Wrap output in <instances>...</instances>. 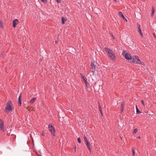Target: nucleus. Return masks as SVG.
<instances>
[{"label":"nucleus","instance_id":"obj_1","mask_svg":"<svg viewBox=\"0 0 156 156\" xmlns=\"http://www.w3.org/2000/svg\"><path fill=\"white\" fill-rule=\"evenodd\" d=\"M12 103L10 101H8L6 104V106L5 109V112L8 114L9 111H12V109L11 108Z\"/></svg>","mask_w":156,"mask_h":156},{"label":"nucleus","instance_id":"obj_2","mask_svg":"<svg viewBox=\"0 0 156 156\" xmlns=\"http://www.w3.org/2000/svg\"><path fill=\"white\" fill-rule=\"evenodd\" d=\"M48 129L51 133L53 136L55 135V130L51 124L50 123L48 125Z\"/></svg>","mask_w":156,"mask_h":156},{"label":"nucleus","instance_id":"obj_3","mask_svg":"<svg viewBox=\"0 0 156 156\" xmlns=\"http://www.w3.org/2000/svg\"><path fill=\"white\" fill-rule=\"evenodd\" d=\"M123 56H124L125 58L127 60H130L132 58V57L128 53L125 54V51H123L122 53Z\"/></svg>","mask_w":156,"mask_h":156},{"label":"nucleus","instance_id":"obj_4","mask_svg":"<svg viewBox=\"0 0 156 156\" xmlns=\"http://www.w3.org/2000/svg\"><path fill=\"white\" fill-rule=\"evenodd\" d=\"M4 122H3L0 119V131L1 132L4 131Z\"/></svg>","mask_w":156,"mask_h":156},{"label":"nucleus","instance_id":"obj_5","mask_svg":"<svg viewBox=\"0 0 156 156\" xmlns=\"http://www.w3.org/2000/svg\"><path fill=\"white\" fill-rule=\"evenodd\" d=\"M105 49L106 52L107 53H108L109 55L110 54H111L113 52L112 50L108 48L105 47Z\"/></svg>","mask_w":156,"mask_h":156},{"label":"nucleus","instance_id":"obj_6","mask_svg":"<svg viewBox=\"0 0 156 156\" xmlns=\"http://www.w3.org/2000/svg\"><path fill=\"white\" fill-rule=\"evenodd\" d=\"M109 58L110 59L114 60H115V55L113 52L111 54H110L108 55Z\"/></svg>","mask_w":156,"mask_h":156},{"label":"nucleus","instance_id":"obj_7","mask_svg":"<svg viewBox=\"0 0 156 156\" xmlns=\"http://www.w3.org/2000/svg\"><path fill=\"white\" fill-rule=\"evenodd\" d=\"M19 23L18 20L16 19L15 20L12 22L13 27H15L16 25Z\"/></svg>","mask_w":156,"mask_h":156},{"label":"nucleus","instance_id":"obj_8","mask_svg":"<svg viewBox=\"0 0 156 156\" xmlns=\"http://www.w3.org/2000/svg\"><path fill=\"white\" fill-rule=\"evenodd\" d=\"M91 71L93 73H94L95 70V68L96 66L94 65L93 63H92L91 64Z\"/></svg>","mask_w":156,"mask_h":156},{"label":"nucleus","instance_id":"obj_9","mask_svg":"<svg viewBox=\"0 0 156 156\" xmlns=\"http://www.w3.org/2000/svg\"><path fill=\"white\" fill-rule=\"evenodd\" d=\"M119 16H120L125 21H126V22H127V20L125 18L124 16H123V14H122V12H119Z\"/></svg>","mask_w":156,"mask_h":156},{"label":"nucleus","instance_id":"obj_10","mask_svg":"<svg viewBox=\"0 0 156 156\" xmlns=\"http://www.w3.org/2000/svg\"><path fill=\"white\" fill-rule=\"evenodd\" d=\"M133 59H135L137 60V61L140 62V63L141 64V61L139 59V58L137 56H134L133 57Z\"/></svg>","mask_w":156,"mask_h":156},{"label":"nucleus","instance_id":"obj_11","mask_svg":"<svg viewBox=\"0 0 156 156\" xmlns=\"http://www.w3.org/2000/svg\"><path fill=\"white\" fill-rule=\"evenodd\" d=\"M81 76L82 79L84 80L86 85L87 86V79L84 77V76L82 74H81Z\"/></svg>","mask_w":156,"mask_h":156},{"label":"nucleus","instance_id":"obj_12","mask_svg":"<svg viewBox=\"0 0 156 156\" xmlns=\"http://www.w3.org/2000/svg\"><path fill=\"white\" fill-rule=\"evenodd\" d=\"M85 143L87 146V147H88L89 150L91 151V149L90 148V144L88 143V141H87L86 142H85Z\"/></svg>","mask_w":156,"mask_h":156},{"label":"nucleus","instance_id":"obj_13","mask_svg":"<svg viewBox=\"0 0 156 156\" xmlns=\"http://www.w3.org/2000/svg\"><path fill=\"white\" fill-rule=\"evenodd\" d=\"M138 31L140 33V34L141 35V36L142 37H143V34H142V32L141 30L140 29V25L139 24H138Z\"/></svg>","mask_w":156,"mask_h":156},{"label":"nucleus","instance_id":"obj_14","mask_svg":"<svg viewBox=\"0 0 156 156\" xmlns=\"http://www.w3.org/2000/svg\"><path fill=\"white\" fill-rule=\"evenodd\" d=\"M21 96L20 95L19 97L18 101L19 104V105L20 106L21 105Z\"/></svg>","mask_w":156,"mask_h":156},{"label":"nucleus","instance_id":"obj_15","mask_svg":"<svg viewBox=\"0 0 156 156\" xmlns=\"http://www.w3.org/2000/svg\"><path fill=\"white\" fill-rule=\"evenodd\" d=\"M132 62L133 63H135L136 64H140V62L137 61V60L133 59Z\"/></svg>","mask_w":156,"mask_h":156},{"label":"nucleus","instance_id":"obj_16","mask_svg":"<svg viewBox=\"0 0 156 156\" xmlns=\"http://www.w3.org/2000/svg\"><path fill=\"white\" fill-rule=\"evenodd\" d=\"M155 9L154 8V7L153 6L152 9V13L151 14V16L152 17L153 16L154 13Z\"/></svg>","mask_w":156,"mask_h":156},{"label":"nucleus","instance_id":"obj_17","mask_svg":"<svg viewBox=\"0 0 156 156\" xmlns=\"http://www.w3.org/2000/svg\"><path fill=\"white\" fill-rule=\"evenodd\" d=\"M35 98H33L29 102V103L31 104H33L34 103L35 101Z\"/></svg>","mask_w":156,"mask_h":156},{"label":"nucleus","instance_id":"obj_18","mask_svg":"<svg viewBox=\"0 0 156 156\" xmlns=\"http://www.w3.org/2000/svg\"><path fill=\"white\" fill-rule=\"evenodd\" d=\"M136 110L137 114H139L140 113H141L140 112L139 110L137 105H136Z\"/></svg>","mask_w":156,"mask_h":156},{"label":"nucleus","instance_id":"obj_19","mask_svg":"<svg viewBox=\"0 0 156 156\" xmlns=\"http://www.w3.org/2000/svg\"><path fill=\"white\" fill-rule=\"evenodd\" d=\"M65 18L64 17H62V23L63 24H65Z\"/></svg>","mask_w":156,"mask_h":156},{"label":"nucleus","instance_id":"obj_20","mask_svg":"<svg viewBox=\"0 0 156 156\" xmlns=\"http://www.w3.org/2000/svg\"><path fill=\"white\" fill-rule=\"evenodd\" d=\"M0 27L2 28L3 27V23L1 21H0Z\"/></svg>","mask_w":156,"mask_h":156},{"label":"nucleus","instance_id":"obj_21","mask_svg":"<svg viewBox=\"0 0 156 156\" xmlns=\"http://www.w3.org/2000/svg\"><path fill=\"white\" fill-rule=\"evenodd\" d=\"M138 131V130L137 129H134V131L133 132V133L135 134Z\"/></svg>","mask_w":156,"mask_h":156},{"label":"nucleus","instance_id":"obj_22","mask_svg":"<svg viewBox=\"0 0 156 156\" xmlns=\"http://www.w3.org/2000/svg\"><path fill=\"white\" fill-rule=\"evenodd\" d=\"M132 152H133V156H135V153L134 149L132 148Z\"/></svg>","mask_w":156,"mask_h":156},{"label":"nucleus","instance_id":"obj_23","mask_svg":"<svg viewBox=\"0 0 156 156\" xmlns=\"http://www.w3.org/2000/svg\"><path fill=\"white\" fill-rule=\"evenodd\" d=\"M83 138H84V140L85 141V142H86L87 141H88L86 137V136H83Z\"/></svg>","mask_w":156,"mask_h":156},{"label":"nucleus","instance_id":"obj_24","mask_svg":"<svg viewBox=\"0 0 156 156\" xmlns=\"http://www.w3.org/2000/svg\"><path fill=\"white\" fill-rule=\"evenodd\" d=\"M98 104H99V110H100V112H101V107L100 106V103H98Z\"/></svg>","mask_w":156,"mask_h":156},{"label":"nucleus","instance_id":"obj_25","mask_svg":"<svg viewBox=\"0 0 156 156\" xmlns=\"http://www.w3.org/2000/svg\"><path fill=\"white\" fill-rule=\"evenodd\" d=\"M42 2H44V3H47V0H41Z\"/></svg>","mask_w":156,"mask_h":156},{"label":"nucleus","instance_id":"obj_26","mask_svg":"<svg viewBox=\"0 0 156 156\" xmlns=\"http://www.w3.org/2000/svg\"><path fill=\"white\" fill-rule=\"evenodd\" d=\"M41 135L42 136H44L45 135V133L44 131H43L41 134Z\"/></svg>","mask_w":156,"mask_h":156},{"label":"nucleus","instance_id":"obj_27","mask_svg":"<svg viewBox=\"0 0 156 156\" xmlns=\"http://www.w3.org/2000/svg\"><path fill=\"white\" fill-rule=\"evenodd\" d=\"M123 105L122 104V105H121V107H122V109H121V110H122V111L123 110Z\"/></svg>","mask_w":156,"mask_h":156},{"label":"nucleus","instance_id":"obj_28","mask_svg":"<svg viewBox=\"0 0 156 156\" xmlns=\"http://www.w3.org/2000/svg\"><path fill=\"white\" fill-rule=\"evenodd\" d=\"M110 35L111 36L113 37V39H115V38L114 37V36H113V34H112L111 33L110 34Z\"/></svg>","mask_w":156,"mask_h":156},{"label":"nucleus","instance_id":"obj_29","mask_svg":"<svg viewBox=\"0 0 156 156\" xmlns=\"http://www.w3.org/2000/svg\"><path fill=\"white\" fill-rule=\"evenodd\" d=\"M55 1L58 2V3H60L61 2V0H55Z\"/></svg>","mask_w":156,"mask_h":156},{"label":"nucleus","instance_id":"obj_30","mask_svg":"<svg viewBox=\"0 0 156 156\" xmlns=\"http://www.w3.org/2000/svg\"><path fill=\"white\" fill-rule=\"evenodd\" d=\"M141 102L143 105L144 106H145V104L144 103V101L143 100L141 101Z\"/></svg>","mask_w":156,"mask_h":156},{"label":"nucleus","instance_id":"obj_31","mask_svg":"<svg viewBox=\"0 0 156 156\" xmlns=\"http://www.w3.org/2000/svg\"><path fill=\"white\" fill-rule=\"evenodd\" d=\"M81 143V140L80 138H79V143Z\"/></svg>","mask_w":156,"mask_h":156},{"label":"nucleus","instance_id":"obj_32","mask_svg":"<svg viewBox=\"0 0 156 156\" xmlns=\"http://www.w3.org/2000/svg\"><path fill=\"white\" fill-rule=\"evenodd\" d=\"M154 36V38H156V36L154 33H153Z\"/></svg>","mask_w":156,"mask_h":156},{"label":"nucleus","instance_id":"obj_33","mask_svg":"<svg viewBox=\"0 0 156 156\" xmlns=\"http://www.w3.org/2000/svg\"><path fill=\"white\" fill-rule=\"evenodd\" d=\"M89 81H90V82H91L92 81H93V79H92V80H90V79H89Z\"/></svg>","mask_w":156,"mask_h":156},{"label":"nucleus","instance_id":"obj_34","mask_svg":"<svg viewBox=\"0 0 156 156\" xmlns=\"http://www.w3.org/2000/svg\"><path fill=\"white\" fill-rule=\"evenodd\" d=\"M140 136H138V137H137V138H138L139 139H140Z\"/></svg>","mask_w":156,"mask_h":156},{"label":"nucleus","instance_id":"obj_35","mask_svg":"<svg viewBox=\"0 0 156 156\" xmlns=\"http://www.w3.org/2000/svg\"><path fill=\"white\" fill-rule=\"evenodd\" d=\"M26 109H28L29 111H30V109H29V108H28V107H27Z\"/></svg>","mask_w":156,"mask_h":156},{"label":"nucleus","instance_id":"obj_36","mask_svg":"<svg viewBox=\"0 0 156 156\" xmlns=\"http://www.w3.org/2000/svg\"><path fill=\"white\" fill-rule=\"evenodd\" d=\"M101 112V114L102 115V111H101V112Z\"/></svg>","mask_w":156,"mask_h":156},{"label":"nucleus","instance_id":"obj_37","mask_svg":"<svg viewBox=\"0 0 156 156\" xmlns=\"http://www.w3.org/2000/svg\"><path fill=\"white\" fill-rule=\"evenodd\" d=\"M114 1L115 2H117L116 0H114Z\"/></svg>","mask_w":156,"mask_h":156},{"label":"nucleus","instance_id":"obj_38","mask_svg":"<svg viewBox=\"0 0 156 156\" xmlns=\"http://www.w3.org/2000/svg\"><path fill=\"white\" fill-rule=\"evenodd\" d=\"M55 42H56V43H57V42H58V41H56Z\"/></svg>","mask_w":156,"mask_h":156},{"label":"nucleus","instance_id":"obj_39","mask_svg":"<svg viewBox=\"0 0 156 156\" xmlns=\"http://www.w3.org/2000/svg\"><path fill=\"white\" fill-rule=\"evenodd\" d=\"M30 110V108H29V109Z\"/></svg>","mask_w":156,"mask_h":156}]
</instances>
